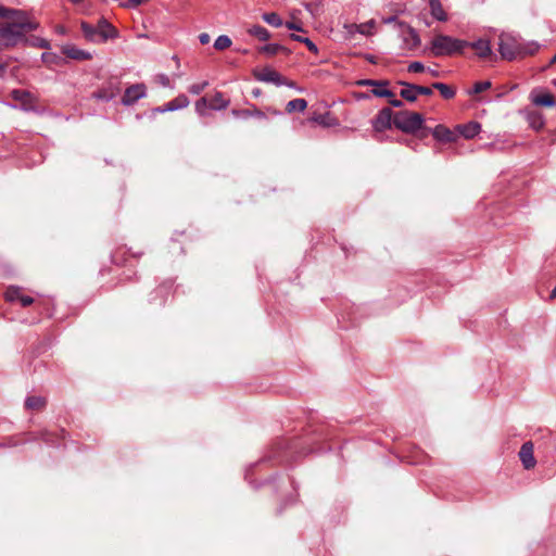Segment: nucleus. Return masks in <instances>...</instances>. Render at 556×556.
<instances>
[{
    "label": "nucleus",
    "mask_w": 556,
    "mask_h": 556,
    "mask_svg": "<svg viewBox=\"0 0 556 556\" xmlns=\"http://www.w3.org/2000/svg\"><path fill=\"white\" fill-rule=\"evenodd\" d=\"M0 43L5 48L27 45V34L38 28L39 24L29 18L23 10L0 7Z\"/></svg>",
    "instance_id": "obj_1"
},
{
    "label": "nucleus",
    "mask_w": 556,
    "mask_h": 556,
    "mask_svg": "<svg viewBox=\"0 0 556 556\" xmlns=\"http://www.w3.org/2000/svg\"><path fill=\"white\" fill-rule=\"evenodd\" d=\"M539 49L536 42H531L527 47L521 46L515 37L502 34L498 41V51L503 59L511 61L518 56L533 54Z\"/></svg>",
    "instance_id": "obj_2"
},
{
    "label": "nucleus",
    "mask_w": 556,
    "mask_h": 556,
    "mask_svg": "<svg viewBox=\"0 0 556 556\" xmlns=\"http://www.w3.org/2000/svg\"><path fill=\"white\" fill-rule=\"evenodd\" d=\"M80 29L84 37L93 43H102L118 36L116 28L103 17L98 21L96 26L83 21Z\"/></svg>",
    "instance_id": "obj_3"
},
{
    "label": "nucleus",
    "mask_w": 556,
    "mask_h": 556,
    "mask_svg": "<svg viewBox=\"0 0 556 556\" xmlns=\"http://www.w3.org/2000/svg\"><path fill=\"white\" fill-rule=\"evenodd\" d=\"M469 42L447 35H437L431 41V53L434 56L462 53Z\"/></svg>",
    "instance_id": "obj_4"
},
{
    "label": "nucleus",
    "mask_w": 556,
    "mask_h": 556,
    "mask_svg": "<svg viewBox=\"0 0 556 556\" xmlns=\"http://www.w3.org/2000/svg\"><path fill=\"white\" fill-rule=\"evenodd\" d=\"M424 116L417 112L401 111L394 114V126L407 134H413L421 128Z\"/></svg>",
    "instance_id": "obj_5"
},
{
    "label": "nucleus",
    "mask_w": 556,
    "mask_h": 556,
    "mask_svg": "<svg viewBox=\"0 0 556 556\" xmlns=\"http://www.w3.org/2000/svg\"><path fill=\"white\" fill-rule=\"evenodd\" d=\"M147 87L144 84H134L126 88L122 98V104L125 106L134 105L138 100L146 98Z\"/></svg>",
    "instance_id": "obj_6"
},
{
    "label": "nucleus",
    "mask_w": 556,
    "mask_h": 556,
    "mask_svg": "<svg viewBox=\"0 0 556 556\" xmlns=\"http://www.w3.org/2000/svg\"><path fill=\"white\" fill-rule=\"evenodd\" d=\"M397 26L403 28L402 40L404 48L414 50L420 46V37L413 27L406 25L404 22H399Z\"/></svg>",
    "instance_id": "obj_7"
},
{
    "label": "nucleus",
    "mask_w": 556,
    "mask_h": 556,
    "mask_svg": "<svg viewBox=\"0 0 556 556\" xmlns=\"http://www.w3.org/2000/svg\"><path fill=\"white\" fill-rule=\"evenodd\" d=\"M393 113L389 108L382 109L372 122V126L377 131H383L391 127L393 123Z\"/></svg>",
    "instance_id": "obj_8"
},
{
    "label": "nucleus",
    "mask_w": 556,
    "mask_h": 556,
    "mask_svg": "<svg viewBox=\"0 0 556 556\" xmlns=\"http://www.w3.org/2000/svg\"><path fill=\"white\" fill-rule=\"evenodd\" d=\"M5 300L9 302H20L22 306L26 307L34 303V299L29 295H25L22 293V289L20 287H9L5 291Z\"/></svg>",
    "instance_id": "obj_9"
},
{
    "label": "nucleus",
    "mask_w": 556,
    "mask_h": 556,
    "mask_svg": "<svg viewBox=\"0 0 556 556\" xmlns=\"http://www.w3.org/2000/svg\"><path fill=\"white\" fill-rule=\"evenodd\" d=\"M519 458L526 469H531L535 466L533 444L531 442H526L521 445L519 451Z\"/></svg>",
    "instance_id": "obj_10"
},
{
    "label": "nucleus",
    "mask_w": 556,
    "mask_h": 556,
    "mask_svg": "<svg viewBox=\"0 0 556 556\" xmlns=\"http://www.w3.org/2000/svg\"><path fill=\"white\" fill-rule=\"evenodd\" d=\"M62 52L67 58L77 60V61H84V60H90L92 58L91 53L88 51H85L83 49L77 48L74 45H65L62 47Z\"/></svg>",
    "instance_id": "obj_11"
},
{
    "label": "nucleus",
    "mask_w": 556,
    "mask_h": 556,
    "mask_svg": "<svg viewBox=\"0 0 556 556\" xmlns=\"http://www.w3.org/2000/svg\"><path fill=\"white\" fill-rule=\"evenodd\" d=\"M432 136L441 142H453L457 135L443 125H438L432 129Z\"/></svg>",
    "instance_id": "obj_12"
},
{
    "label": "nucleus",
    "mask_w": 556,
    "mask_h": 556,
    "mask_svg": "<svg viewBox=\"0 0 556 556\" xmlns=\"http://www.w3.org/2000/svg\"><path fill=\"white\" fill-rule=\"evenodd\" d=\"M257 79L261 81L275 84L276 86H281L285 84L282 76L277 71L271 68H264L257 76Z\"/></svg>",
    "instance_id": "obj_13"
},
{
    "label": "nucleus",
    "mask_w": 556,
    "mask_h": 556,
    "mask_svg": "<svg viewBox=\"0 0 556 556\" xmlns=\"http://www.w3.org/2000/svg\"><path fill=\"white\" fill-rule=\"evenodd\" d=\"M530 99H531V102L538 106H554L555 105L554 98L548 92H541V93L531 92Z\"/></svg>",
    "instance_id": "obj_14"
},
{
    "label": "nucleus",
    "mask_w": 556,
    "mask_h": 556,
    "mask_svg": "<svg viewBox=\"0 0 556 556\" xmlns=\"http://www.w3.org/2000/svg\"><path fill=\"white\" fill-rule=\"evenodd\" d=\"M477 51L479 58H488L492 53V49L489 40L478 39L477 41L469 42V46Z\"/></svg>",
    "instance_id": "obj_15"
},
{
    "label": "nucleus",
    "mask_w": 556,
    "mask_h": 556,
    "mask_svg": "<svg viewBox=\"0 0 556 556\" xmlns=\"http://www.w3.org/2000/svg\"><path fill=\"white\" fill-rule=\"evenodd\" d=\"M481 126L477 122H470L466 125H458V132L466 139H471L479 134Z\"/></svg>",
    "instance_id": "obj_16"
},
{
    "label": "nucleus",
    "mask_w": 556,
    "mask_h": 556,
    "mask_svg": "<svg viewBox=\"0 0 556 556\" xmlns=\"http://www.w3.org/2000/svg\"><path fill=\"white\" fill-rule=\"evenodd\" d=\"M526 118L529 123V125L535 129L539 130L543 128L544 126V119L541 113L532 110H526L525 111Z\"/></svg>",
    "instance_id": "obj_17"
},
{
    "label": "nucleus",
    "mask_w": 556,
    "mask_h": 556,
    "mask_svg": "<svg viewBox=\"0 0 556 556\" xmlns=\"http://www.w3.org/2000/svg\"><path fill=\"white\" fill-rule=\"evenodd\" d=\"M189 99L185 94H180L164 105V110L169 112L185 109L189 105Z\"/></svg>",
    "instance_id": "obj_18"
},
{
    "label": "nucleus",
    "mask_w": 556,
    "mask_h": 556,
    "mask_svg": "<svg viewBox=\"0 0 556 556\" xmlns=\"http://www.w3.org/2000/svg\"><path fill=\"white\" fill-rule=\"evenodd\" d=\"M429 4H430V10H431V15L440 21V22H445L447 20V15L445 13V11L443 10V7L440 2V0H429Z\"/></svg>",
    "instance_id": "obj_19"
},
{
    "label": "nucleus",
    "mask_w": 556,
    "mask_h": 556,
    "mask_svg": "<svg viewBox=\"0 0 556 556\" xmlns=\"http://www.w3.org/2000/svg\"><path fill=\"white\" fill-rule=\"evenodd\" d=\"M399 84L404 87L400 92L401 97L409 102L416 101L418 97L417 91L415 90L416 85L405 81H399Z\"/></svg>",
    "instance_id": "obj_20"
},
{
    "label": "nucleus",
    "mask_w": 556,
    "mask_h": 556,
    "mask_svg": "<svg viewBox=\"0 0 556 556\" xmlns=\"http://www.w3.org/2000/svg\"><path fill=\"white\" fill-rule=\"evenodd\" d=\"M229 103L230 101L225 99L222 92L217 91L211 100L210 109L214 111H222L227 109Z\"/></svg>",
    "instance_id": "obj_21"
},
{
    "label": "nucleus",
    "mask_w": 556,
    "mask_h": 556,
    "mask_svg": "<svg viewBox=\"0 0 556 556\" xmlns=\"http://www.w3.org/2000/svg\"><path fill=\"white\" fill-rule=\"evenodd\" d=\"M115 96H116V90L112 87L103 88V89H100L97 92L92 93V98L100 100V101H105V102L113 100L115 98Z\"/></svg>",
    "instance_id": "obj_22"
},
{
    "label": "nucleus",
    "mask_w": 556,
    "mask_h": 556,
    "mask_svg": "<svg viewBox=\"0 0 556 556\" xmlns=\"http://www.w3.org/2000/svg\"><path fill=\"white\" fill-rule=\"evenodd\" d=\"M248 33L261 41H267L270 38L269 31L261 25H253L249 28Z\"/></svg>",
    "instance_id": "obj_23"
},
{
    "label": "nucleus",
    "mask_w": 556,
    "mask_h": 556,
    "mask_svg": "<svg viewBox=\"0 0 556 556\" xmlns=\"http://www.w3.org/2000/svg\"><path fill=\"white\" fill-rule=\"evenodd\" d=\"M232 114L235 116H239V117H243V118H247V117H256V118H261V119H265L266 118V115L262 111H260L257 109H254V110H242V111L233 110Z\"/></svg>",
    "instance_id": "obj_24"
},
{
    "label": "nucleus",
    "mask_w": 556,
    "mask_h": 556,
    "mask_svg": "<svg viewBox=\"0 0 556 556\" xmlns=\"http://www.w3.org/2000/svg\"><path fill=\"white\" fill-rule=\"evenodd\" d=\"M432 88L439 90L444 99H452L455 96V90L446 84L434 83Z\"/></svg>",
    "instance_id": "obj_25"
},
{
    "label": "nucleus",
    "mask_w": 556,
    "mask_h": 556,
    "mask_svg": "<svg viewBox=\"0 0 556 556\" xmlns=\"http://www.w3.org/2000/svg\"><path fill=\"white\" fill-rule=\"evenodd\" d=\"M307 102L304 99L298 98L289 101L287 103L286 110L288 113H291L293 111L302 112L306 109Z\"/></svg>",
    "instance_id": "obj_26"
},
{
    "label": "nucleus",
    "mask_w": 556,
    "mask_h": 556,
    "mask_svg": "<svg viewBox=\"0 0 556 556\" xmlns=\"http://www.w3.org/2000/svg\"><path fill=\"white\" fill-rule=\"evenodd\" d=\"M46 401L41 396H28L25 401V406L28 409H40L45 406Z\"/></svg>",
    "instance_id": "obj_27"
},
{
    "label": "nucleus",
    "mask_w": 556,
    "mask_h": 556,
    "mask_svg": "<svg viewBox=\"0 0 556 556\" xmlns=\"http://www.w3.org/2000/svg\"><path fill=\"white\" fill-rule=\"evenodd\" d=\"M375 26H376L375 20H370L366 23L358 24V26H355V27H356V31L358 34L364 35V36H370L374 34Z\"/></svg>",
    "instance_id": "obj_28"
},
{
    "label": "nucleus",
    "mask_w": 556,
    "mask_h": 556,
    "mask_svg": "<svg viewBox=\"0 0 556 556\" xmlns=\"http://www.w3.org/2000/svg\"><path fill=\"white\" fill-rule=\"evenodd\" d=\"M232 41L229 36L227 35H220L218 36L214 41V48L216 50H225L231 46Z\"/></svg>",
    "instance_id": "obj_29"
},
{
    "label": "nucleus",
    "mask_w": 556,
    "mask_h": 556,
    "mask_svg": "<svg viewBox=\"0 0 556 556\" xmlns=\"http://www.w3.org/2000/svg\"><path fill=\"white\" fill-rule=\"evenodd\" d=\"M262 18L269 25L274 26V27H280L282 26V20L280 18V16L277 14V13H264Z\"/></svg>",
    "instance_id": "obj_30"
},
{
    "label": "nucleus",
    "mask_w": 556,
    "mask_h": 556,
    "mask_svg": "<svg viewBox=\"0 0 556 556\" xmlns=\"http://www.w3.org/2000/svg\"><path fill=\"white\" fill-rule=\"evenodd\" d=\"M291 38L295 41L303 42V45H305L307 47V49L309 51H312L313 53H318L317 46L309 38L303 37L300 35H295V34H292Z\"/></svg>",
    "instance_id": "obj_31"
},
{
    "label": "nucleus",
    "mask_w": 556,
    "mask_h": 556,
    "mask_svg": "<svg viewBox=\"0 0 556 556\" xmlns=\"http://www.w3.org/2000/svg\"><path fill=\"white\" fill-rule=\"evenodd\" d=\"M313 121L325 127H330L334 125V119L330 116L329 113L319 114L313 117Z\"/></svg>",
    "instance_id": "obj_32"
},
{
    "label": "nucleus",
    "mask_w": 556,
    "mask_h": 556,
    "mask_svg": "<svg viewBox=\"0 0 556 556\" xmlns=\"http://www.w3.org/2000/svg\"><path fill=\"white\" fill-rule=\"evenodd\" d=\"M207 109H210V104H208L207 99L205 97L200 98L195 102V111H197V113L199 115H202V116L205 115Z\"/></svg>",
    "instance_id": "obj_33"
},
{
    "label": "nucleus",
    "mask_w": 556,
    "mask_h": 556,
    "mask_svg": "<svg viewBox=\"0 0 556 556\" xmlns=\"http://www.w3.org/2000/svg\"><path fill=\"white\" fill-rule=\"evenodd\" d=\"M282 49H283L282 46H280L278 43H268L261 48V52L266 53L268 55H274Z\"/></svg>",
    "instance_id": "obj_34"
},
{
    "label": "nucleus",
    "mask_w": 556,
    "mask_h": 556,
    "mask_svg": "<svg viewBox=\"0 0 556 556\" xmlns=\"http://www.w3.org/2000/svg\"><path fill=\"white\" fill-rule=\"evenodd\" d=\"M371 92L379 98H392L394 96L391 90L387 89V86L375 87Z\"/></svg>",
    "instance_id": "obj_35"
},
{
    "label": "nucleus",
    "mask_w": 556,
    "mask_h": 556,
    "mask_svg": "<svg viewBox=\"0 0 556 556\" xmlns=\"http://www.w3.org/2000/svg\"><path fill=\"white\" fill-rule=\"evenodd\" d=\"M489 88H491V81H489V80L478 81L473 85V88L470 91V93H480L484 90H488Z\"/></svg>",
    "instance_id": "obj_36"
},
{
    "label": "nucleus",
    "mask_w": 556,
    "mask_h": 556,
    "mask_svg": "<svg viewBox=\"0 0 556 556\" xmlns=\"http://www.w3.org/2000/svg\"><path fill=\"white\" fill-rule=\"evenodd\" d=\"M359 86H372V87H381L388 86L387 80H374V79H363L357 83Z\"/></svg>",
    "instance_id": "obj_37"
},
{
    "label": "nucleus",
    "mask_w": 556,
    "mask_h": 556,
    "mask_svg": "<svg viewBox=\"0 0 556 556\" xmlns=\"http://www.w3.org/2000/svg\"><path fill=\"white\" fill-rule=\"evenodd\" d=\"M207 85H208L207 81H203L201 84H193V85L189 86L188 90L192 94H200L205 89V87Z\"/></svg>",
    "instance_id": "obj_38"
},
{
    "label": "nucleus",
    "mask_w": 556,
    "mask_h": 556,
    "mask_svg": "<svg viewBox=\"0 0 556 556\" xmlns=\"http://www.w3.org/2000/svg\"><path fill=\"white\" fill-rule=\"evenodd\" d=\"M148 0H121V5L125 8H137Z\"/></svg>",
    "instance_id": "obj_39"
},
{
    "label": "nucleus",
    "mask_w": 556,
    "mask_h": 556,
    "mask_svg": "<svg viewBox=\"0 0 556 556\" xmlns=\"http://www.w3.org/2000/svg\"><path fill=\"white\" fill-rule=\"evenodd\" d=\"M426 70L425 65L421 63V62H412L409 65H408V71L412 72V73H420V72H424Z\"/></svg>",
    "instance_id": "obj_40"
},
{
    "label": "nucleus",
    "mask_w": 556,
    "mask_h": 556,
    "mask_svg": "<svg viewBox=\"0 0 556 556\" xmlns=\"http://www.w3.org/2000/svg\"><path fill=\"white\" fill-rule=\"evenodd\" d=\"M12 97L17 101L24 102V101H26V98L29 97V93L25 90H13Z\"/></svg>",
    "instance_id": "obj_41"
},
{
    "label": "nucleus",
    "mask_w": 556,
    "mask_h": 556,
    "mask_svg": "<svg viewBox=\"0 0 556 556\" xmlns=\"http://www.w3.org/2000/svg\"><path fill=\"white\" fill-rule=\"evenodd\" d=\"M415 90L417 91V94H422V96H431L432 94V87H425V86L416 85Z\"/></svg>",
    "instance_id": "obj_42"
},
{
    "label": "nucleus",
    "mask_w": 556,
    "mask_h": 556,
    "mask_svg": "<svg viewBox=\"0 0 556 556\" xmlns=\"http://www.w3.org/2000/svg\"><path fill=\"white\" fill-rule=\"evenodd\" d=\"M157 81H159L160 85H162L165 88L170 87V80H169L168 76L165 75V74L159 75L157 76Z\"/></svg>",
    "instance_id": "obj_43"
},
{
    "label": "nucleus",
    "mask_w": 556,
    "mask_h": 556,
    "mask_svg": "<svg viewBox=\"0 0 556 556\" xmlns=\"http://www.w3.org/2000/svg\"><path fill=\"white\" fill-rule=\"evenodd\" d=\"M31 45L39 47V48H45V49H48L50 47L48 40L42 39V38H36Z\"/></svg>",
    "instance_id": "obj_44"
},
{
    "label": "nucleus",
    "mask_w": 556,
    "mask_h": 556,
    "mask_svg": "<svg viewBox=\"0 0 556 556\" xmlns=\"http://www.w3.org/2000/svg\"><path fill=\"white\" fill-rule=\"evenodd\" d=\"M210 39H211V37H210V35L207 33H201L199 35V41H200L201 45L208 43Z\"/></svg>",
    "instance_id": "obj_45"
},
{
    "label": "nucleus",
    "mask_w": 556,
    "mask_h": 556,
    "mask_svg": "<svg viewBox=\"0 0 556 556\" xmlns=\"http://www.w3.org/2000/svg\"><path fill=\"white\" fill-rule=\"evenodd\" d=\"M56 56L52 53L45 52L41 54V60L46 63L52 62Z\"/></svg>",
    "instance_id": "obj_46"
},
{
    "label": "nucleus",
    "mask_w": 556,
    "mask_h": 556,
    "mask_svg": "<svg viewBox=\"0 0 556 556\" xmlns=\"http://www.w3.org/2000/svg\"><path fill=\"white\" fill-rule=\"evenodd\" d=\"M286 26H287V28H289V29L299 30V31H300V30H302L301 26L296 25V24H295V23H293V22H287V23H286Z\"/></svg>",
    "instance_id": "obj_47"
},
{
    "label": "nucleus",
    "mask_w": 556,
    "mask_h": 556,
    "mask_svg": "<svg viewBox=\"0 0 556 556\" xmlns=\"http://www.w3.org/2000/svg\"><path fill=\"white\" fill-rule=\"evenodd\" d=\"M382 22L384 24H392V23H399V21L396 20V16H389V17H386L382 20Z\"/></svg>",
    "instance_id": "obj_48"
},
{
    "label": "nucleus",
    "mask_w": 556,
    "mask_h": 556,
    "mask_svg": "<svg viewBox=\"0 0 556 556\" xmlns=\"http://www.w3.org/2000/svg\"><path fill=\"white\" fill-rule=\"evenodd\" d=\"M389 102L394 108H401L403 105V102L397 99H391Z\"/></svg>",
    "instance_id": "obj_49"
},
{
    "label": "nucleus",
    "mask_w": 556,
    "mask_h": 556,
    "mask_svg": "<svg viewBox=\"0 0 556 556\" xmlns=\"http://www.w3.org/2000/svg\"><path fill=\"white\" fill-rule=\"evenodd\" d=\"M355 26H358V24H350V25H345V28L346 30L350 33V34H354V33H357L356 31V27Z\"/></svg>",
    "instance_id": "obj_50"
},
{
    "label": "nucleus",
    "mask_w": 556,
    "mask_h": 556,
    "mask_svg": "<svg viewBox=\"0 0 556 556\" xmlns=\"http://www.w3.org/2000/svg\"><path fill=\"white\" fill-rule=\"evenodd\" d=\"M8 64L7 63H0V78L3 77L4 72L7 70Z\"/></svg>",
    "instance_id": "obj_51"
},
{
    "label": "nucleus",
    "mask_w": 556,
    "mask_h": 556,
    "mask_svg": "<svg viewBox=\"0 0 556 556\" xmlns=\"http://www.w3.org/2000/svg\"><path fill=\"white\" fill-rule=\"evenodd\" d=\"M155 112H159V113H165V112H169L168 110H164V105L163 106H159L155 109Z\"/></svg>",
    "instance_id": "obj_52"
},
{
    "label": "nucleus",
    "mask_w": 556,
    "mask_h": 556,
    "mask_svg": "<svg viewBox=\"0 0 556 556\" xmlns=\"http://www.w3.org/2000/svg\"><path fill=\"white\" fill-rule=\"evenodd\" d=\"M549 298H551V299H556V286H555V287H554V289L551 291Z\"/></svg>",
    "instance_id": "obj_53"
},
{
    "label": "nucleus",
    "mask_w": 556,
    "mask_h": 556,
    "mask_svg": "<svg viewBox=\"0 0 556 556\" xmlns=\"http://www.w3.org/2000/svg\"><path fill=\"white\" fill-rule=\"evenodd\" d=\"M73 4L78 5L84 2V0H70Z\"/></svg>",
    "instance_id": "obj_54"
},
{
    "label": "nucleus",
    "mask_w": 556,
    "mask_h": 556,
    "mask_svg": "<svg viewBox=\"0 0 556 556\" xmlns=\"http://www.w3.org/2000/svg\"><path fill=\"white\" fill-rule=\"evenodd\" d=\"M428 71L430 72V74H431L432 76H438V75H439V72H438V71H435V70H430V68H428Z\"/></svg>",
    "instance_id": "obj_55"
},
{
    "label": "nucleus",
    "mask_w": 556,
    "mask_h": 556,
    "mask_svg": "<svg viewBox=\"0 0 556 556\" xmlns=\"http://www.w3.org/2000/svg\"><path fill=\"white\" fill-rule=\"evenodd\" d=\"M556 63V54L552 58L551 64Z\"/></svg>",
    "instance_id": "obj_56"
},
{
    "label": "nucleus",
    "mask_w": 556,
    "mask_h": 556,
    "mask_svg": "<svg viewBox=\"0 0 556 556\" xmlns=\"http://www.w3.org/2000/svg\"><path fill=\"white\" fill-rule=\"evenodd\" d=\"M367 60H368L369 62H374V56H372V55H368V56H367Z\"/></svg>",
    "instance_id": "obj_57"
}]
</instances>
